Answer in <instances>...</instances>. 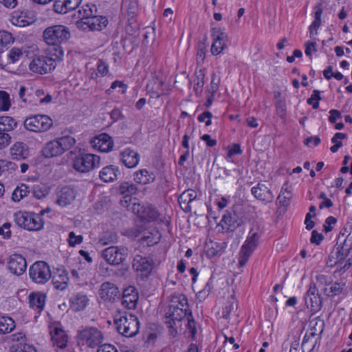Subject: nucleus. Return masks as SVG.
<instances>
[{
  "label": "nucleus",
  "instance_id": "63",
  "mask_svg": "<svg viewBox=\"0 0 352 352\" xmlns=\"http://www.w3.org/2000/svg\"><path fill=\"white\" fill-rule=\"evenodd\" d=\"M196 197L195 192L192 190H188L184 191L180 197L182 200H184L185 201L191 202Z\"/></svg>",
  "mask_w": 352,
  "mask_h": 352
},
{
  "label": "nucleus",
  "instance_id": "51",
  "mask_svg": "<svg viewBox=\"0 0 352 352\" xmlns=\"http://www.w3.org/2000/svg\"><path fill=\"white\" fill-rule=\"evenodd\" d=\"M226 160L228 162H232V158L234 155H239L242 153L241 147L239 144H233L229 145L227 148Z\"/></svg>",
  "mask_w": 352,
  "mask_h": 352
},
{
  "label": "nucleus",
  "instance_id": "54",
  "mask_svg": "<svg viewBox=\"0 0 352 352\" xmlns=\"http://www.w3.org/2000/svg\"><path fill=\"white\" fill-rule=\"evenodd\" d=\"M204 86V74L201 72L197 76V79L194 81L193 89L197 94L202 92Z\"/></svg>",
  "mask_w": 352,
  "mask_h": 352
},
{
  "label": "nucleus",
  "instance_id": "57",
  "mask_svg": "<svg viewBox=\"0 0 352 352\" xmlns=\"http://www.w3.org/2000/svg\"><path fill=\"white\" fill-rule=\"evenodd\" d=\"M11 223L9 222L4 223L0 226V235L3 236L5 239H9L11 236Z\"/></svg>",
  "mask_w": 352,
  "mask_h": 352
},
{
  "label": "nucleus",
  "instance_id": "39",
  "mask_svg": "<svg viewBox=\"0 0 352 352\" xmlns=\"http://www.w3.org/2000/svg\"><path fill=\"white\" fill-rule=\"evenodd\" d=\"M30 193L29 187L25 184L18 185L12 193V199L14 202L20 201Z\"/></svg>",
  "mask_w": 352,
  "mask_h": 352
},
{
  "label": "nucleus",
  "instance_id": "3",
  "mask_svg": "<svg viewBox=\"0 0 352 352\" xmlns=\"http://www.w3.org/2000/svg\"><path fill=\"white\" fill-rule=\"evenodd\" d=\"M64 57L58 51V54L50 50H45V55H36L29 63V69L37 74H46L54 71L58 63L61 62Z\"/></svg>",
  "mask_w": 352,
  "mask_h": 352
},
{
  "label": "nucleus",
  "instance_id": "52",
  "mask_svg": "<svg viewBox=\"0 0 352 352\" xmlns=\"http://www.w3.org/2000/svg\"><path fill=\"white\" fill-rule=\"evenodd\" d=\"M321 100L320 92L318 90H314L310 98L307 99V103L312 106L314 109L319 107L320 101Z\"/></svg>",
  "mask_w": 352,
  "mask_h": 352
},
{
  "label": "nucleus",
  "instance_id": "37",
  "mask_svg": "<svg viewBox=\"0 0 352 352\" xmlns=\"http://www.w3.org/2000/svg\"><path fill=\"white\" fill-rule=\"evenodd\" d=\"M14 320L10 316H0V334H6L15 329Z\"/></svg>",
  "mask_w": 352,
  "mask_h": 352
},
{
  "label": "nucleus",
  "instance_id": "18",
  "mask_svg": "<svg viewBox=\"0 0 352 352\" xmlns=\"http://www.w3.org/2000/svg\"><path fill=\"white\" fill-rule=\"evenodd\" d=\"M305 301L307 307L313 313H316L321 309V298L315 285H310L306 294Z\"/></svg>",
  "mask_w": 352,
  "mask_h": 352
},
{
  "label": "nucleus",
  "instance_id": "61",
  "mask_svg": "<svg viewBox=\"0 0 352 352\" xmlns=\"http://www.w3.org/2000/svg\"><path fill=\"white\" fill-rule=\"evenodd\" d=\"M99 177L104 182H110V166H106L100 171Z\"/></svg>",
  "mask_w": 352,
  "mask_h": 352
},
{
  "label": "nucleus",
  "instance_id": "4",
  "mask_svg": "<svg viewBox=\"0 0 352 352\" xmlns=\"http://www.w3.org/2000/svg\"><path fill=\"white\" fill-rule=\"evenodd\" d=\"M51 209L46 208L38 213L34 212L19 211L14 213L15 223L21 228L29 231H39L45 225L43 215L50 213Z\"/></svg>",
  "mask_w": 352,
  "mask_h": 352
},
{
  "label": "nucleus",
  "instance_id": "10",
  "mask_svg": "<svg viewBox=\"0 0 352 352\" xmlns=\"http://www.w3.org/2000/svg\"><path fill=\"white\" fill-rule=\"evenodd\" d=\"M100 158L91 153H81L73 160L74 168L80 173H88L99 166Z\"/></svg>",
  "mask_w": 352,
  "mask_h": 352
},
{
  "label": "nucleus",
  "instance_id": "60",
  "mask_svg": "<svg viewBox=\"0 0 352 352\" xmlns=\"http://www.w3.org/2000/svg\"><path fill=\"white\" fill-rule=\"evenodd\" d=\"M212 113L209 111H205L203 113L200 114L197 119L200 122H205L207 126H210L212 124Z\"/></svg>",
  "mask_w": 352,
  "mask_h": 352
},
{
  "label": "nucleus",
  "instance_id": "58",
  "mask_svg": "<svg viewBox=\"0 0 352 352\" xmlns=\"http://www.w3.org/2000/svg\"><path fill=\"white\" fill-rule=\"evenodd\" d=\"M328 120L330 123L334 124L342 118L341 113L337 109H331L329 112Z\"/></svg>",
  "mask_w": 352,
  "mask_h": 352
},
{
  "label": "nucleus",
  "instance_id": "40",
  "mask_svg": "<svg viewBox=\"0 0 352 352\" xmlns=\"http://www.w3.org/2000/svg\"><path fill=\"white\" fill-rule=\"evenodd\" d=\"M346 138V134L341 132L336 133L331 140L333 146H331L330 151L333 153H336L343 146L342 141Z\"/></svg>",
  "mask_w": 352,
  "mask_h": 352
},
{
  "label": "nucleus",
  "instance_id": "12",
  "mask_svg": "<svg viewBox=\"0 0 352 352\" xmlns=\"http://www.w3.org/2000/svg\"><path fill=\"white\" fill-rule=\"evenodd\" d=\"M211 36L212 40L210 47L211 54L213 56L223 54L228 46V34L220 28H212L211 29Z\"/></svg>",
  "mask_w": 352,
  "mask_h": 352
},
{
  "label": "nucleus",
  "instance_id": "21",
  "mask_svg": "<svg viewBox=\"0 0 352 352\" xmlns=\"http://www.w3.org/2000/svg\"><path fill=\"white\" fill-rule=\"evenodd\" d=\"M133 267L138 275L142 278L147 277L151 274L153 269V265L151 261L141 256L135 257Z\"/></svg>",
  "mask_w": 352,
  "mask_h": 352
},
{
  "label": "nucleus",
  "instance_id": "8",
  "mask_svg": "<svg viewBox=\"0 0 352 352\" xmlns=\"http://www.w3.org/2000/svg\"><path fill=\"white\" fill-rule=\"evenodd\" d=\"M331 265H340L344 269L352 265V244L344 243L337 246L330 256Z\"/></svg>",
  "mask_w": 352,
  "mask_h": 352
},
{
  "label": "nucleus",
  "instance_id": "41",
  "mask_svg": "<svg viewBox=\"0 0 352 352\" xmlns=\"http://www.w3.org/2000/svg\"><path fill=\"white\" fill-rule=\"evenodd\" d=\"M16 168L17 166L14 163L6 160H0V176L7 177L15 171Z\"/></svg>",
  "mask_w": 352,
  "mask_h": 352
},
{
  "label": "nucleus",
  "instance_id": "31",
  "mask_svg": "<svg viewBox=\"0 0 352 352\" xmlns=\"http://www.w3.org/2000/svg\"><path fill=\"white\" fill-rule=\"evenodd\" d=\"M155 179V173L146 169H141L134 173V181L142 185L151 184L153 182Z\"/></svg>",
  "mask_w": 352,
  "mask_h": 352
},
{
  "label": "nucleus",
  "instance_id": "16",
  "mask_svg": "<svg viewBox=\"0 0 352 352\" xmlns=\"http://www.w3.org/2000/svg\"><path fill=\"white\" fill-rule=\"evenodd\" d=\"M7 267L12 274L21 276L26 271L27 261L21 254H13L9 256Z\"/></svg>",
  "mask_w": 352,
  "mask_h": 352
},
{
  "label": "nucleus",
  "instance_id": "42",
  "mask_svg": "<svg viewBox=\"0 0 352 352\" xmlns=\"http://www.w3.org/2000/svg\"><path fill=\"white\" fill-rule=\"evenodd\" d=\"M223 247L218 243L209 241L206 243L205 251L208 256L213 257L221 253Z\"/></svg>",
  "mask_w": 352,
  "mask_h": 352
},
{
  "label": "nucleus",
  "instance_id": "29",
  "mask_svg": "<svg viewBox=\"0 0 352 352\" xmlns=\"http://www.w3.org/2000/svg\"><path fill=\"white\" fill-rule=\"evenodd\" d=\"M252 195L258 199L270 202L273 199V195L268 188L263 184H258L252 188Z\"/></svg>",
  "mask_w": 352,
  "mask_h": 352
},
{
  "label": "nucleus",
  "instance_id": "5",
  "mask_svg": "<svg viewBox=\"0 0 352 352\" xmlns=\"http://www.w3.org/2000/svg\"><path fill=\"white\" fill-rule=\"evenodd\" d=\"M114 324L120 334L129 338L135 336L140 329L138 317L126 311H118L114 316Z\"/></svg>",
  "mask_w": 352,
  "mask_h": 352
},
{
  "label": "nucleus",
  "instance_id": "32",
  "mask_svg": "<svg viewBox=\"0 0 352 352\" xmlns=\"http://www.w3.org/2000/svg\"><path fill=\"white\" fill-rule=\"evenodd\" d=\"M101 258L102 260L99 264V273L103 276H108L110 268V247L102 251Z\"/></svg>",
  "mask_w": 352,
  "mask_h": 352
},
{
  "label": "nucleus",
  "instance_id": "22",
  "mask_svg": "<svg viewBox=\"0 0 352 352\" xmlns=\"http://www.w3.org/2000/svg\"><path fill=\"white\" fill-rule=\"evenodd\" d=\"M50 335L54 346L60 349H64L67 346L68 336L62 328L58 325L51 326Z\"/></svg>",
  "mask_w": 352,
  "mask_h": 352
},
{
  "label": "nucleus",
  "instance_id": "43",
  "mask_svg": "<svg viewBox=\"0 0 352 352\" xmlns=\"http://www.w3.org/2000/svg\"><path fill=\"white\" fill-rule=\"evenodd\" d=\"M88 302L87 296L78 294L72 300V307L76 311H81L87 307Z\"/></svg>",
  "mask_w": 352,
  "mask_h": 352
},
{
  "label": "nucleus",
  "instance_id": "33",
  "mask_svg": "<svg viewBox=\"0 0 352 352\" xmlns=\"http://www.w3.org/2000/svg\"><path fill=\"white\" fill-rule=\"evenodd\" d=\"M17 126V122L11 116H0V133H8L14 131Z\"/></svg>",
  "mask_w": 352,
  "mask_h": 352
},
{
  "label": "nucleus",
  "instance_id": "25",
  "mask_svg": "<svg viewBox=\"0 0 352 352\" xmlns=\"http://www.w3.org/2000/svg\"><path fill=\"white\" fill-rule=\"evenodd\" d=\"M82 0H56L54 10L58 14H66L77 8Z\"/></svg>",
  "mask_w": 352,
  "mask_h": 352
},
{
  "label": "nucleus",
  "instance_id": "14",
  "mask_svg": "<svg viewBox=\"0 0 352 352\" xmlns=\"http://www.w3.org/2000/svg\"><path fill=\"white\" fill-rule=\"evenodd\" d=\"M108 23L107 17L94 14L87 21H78L76 25L84 31L101 30Z\"/></svg>",
  "mask_w": 352,
  "mask_h": 352
},
{
  "label": "nucleus",
  "instance_id": "46",
  "mask_svg": "<svg viewBox=\"0 0 352 352\" xmlns=\"http://www.w3.org/2000/svg\"><path fill=\"white\" fill-rule=\"evenodd\" d=\"M10 350L11 352H37L34 345L23 342L13 344Z\"/></svg>",
  "mask_w": 352,
  "mask_h": 352
},
{
  "label": "nucleus",
  "instance_id": "23",
  "mask_svg": "<svg viewBox=\"0 0 352 352\" xmlns=\"http://www.w3.org/2000/svg\"><path fill=\"white\" fill-rule=\"evenodd\" d=\"M137 188L134 184L129 183H123L120 186L118 192L124 195V199L121 201L122 204L126 207L129 210L133 206L134 201L138 202L136 199H133L131 195L135 193Z\"/></svg>",
  "mask_w": 352,
  "mask_h": 352
},
{
  "label": "nucleus",
  "instance_id": "34",
  "mask_svg": "<svg viewBox=\"0 0 352 352\" xmlns=\"http://www.w3.org/2000/svg\"><path fill=\"white\" fill-rule=\"evenodd\" d=\"M97 12V8L93 3H85L78 10V21H87Z\"/></svg>",
  "mask_w": 352,
  "mask_h": 352
},
{
  "label": "nucleus",
  "instance_id": "20",
  "mask_svg": "<svg viewBox=\"0 0 352 352\" xmlns=\"http://www.w3.org/2000/svg\"><path fill=\"white\" fill-rule=\"evenodd\" d=\"M257 245L258 242L255 236L250 237L245 241L241 249L239 257V264L241 267L244 266L247 263Z\"/></svg>",
  "mask_w": 352,
  "mask_h": 352
},
{
  "label": "nucleus",
  "instance_id": "1",
  "mask_svg": "<svg viewBox=\"0 0 352 352\" xmlns=\"http://www.w3.org/2000/svg\"><path fill=\"white\" fill-rule=\"evenodd\" d=\"M188 314V304L186 297L183 295L173 296L166 312V323L173 331L177 332L182 329L183 323L187 327L191 335L196 333L195 322L189 318H185Z\"/></svg>",
  "mask_w": 352,
  "mask_h": 352
},
{
  "label": "nucleus",
  "instance_id": "35",
  "mask_svg": "<svg viewBox=\"0 0 352 352\" xmlns=\"http://www.w3.org/2000/svg\"><path fill=\"white\" fill-rule=\"evenodd\" d=\"M220 79L215 74L212 75V79L210 82V86L208 91L206 106L210 107L214 102L215 93L219 89V85Z\"/></svg>",
  "mask_w": 352,
  "mask_h": 352
},
{
  "label": "nucleus",
  "instance_id": "62",
  "mask_svg": "<svg viewBox=\"0 0 352 352\" xmlns=\"http://www.w3.org/2000/svg\"><path fill=\"white\" fill-rule=\"evenodd\" d=\"M323 239L324 236L321 233L318 232L316 230L312 231L311 236L310 239V242L311 243L320 245Z\"/></svg>",
  "mask_w": 352,
  "mask_h": 352
},
{
  "label": "nucleus",
  "instance_id": "36",
  "mask_svg": "<svg viewBox=\"0 0 352 352\" xmlns=\"http://www.w3.org/2000/svg\"><path fill=\"white\" fill-rule=\"evenodd\" d=\"M10 21L12 25L18 27H25L31 23L25 13L20 11H14L11 14Z\"/></svg>",
  "mask_w": 352,
  "mask_h": 352
},
{
  "label": "nucleus",
  "instance_id": "48",
  "mask_svg": "<svg viewBox=\"0 0 352 352\" xmlns=\"http://www.w3.org/2000/svg\"><path fill=\"white\" fill-rule=\"evenodd\" d=\"M232 220L230 214H224L217 224V229L219 232L227 231L232 229Z\"/></svg>",
  "mask_w": 352,
  "mask_h": 352
},
{
  "label": "nucleus",
  "instance_id": "9",
  "mask_svg": "<svg viewBox=\"0 0 352 352\" xmlns=\"http://www.w3.org/2000/svg\"><path fill=\"white\" fill-rule=\"evenodd\" d=\"M53 125L52 119L44 114L30 116L24 120L25 128L32 132L43 133L47 131Z\"/></svg>",
  "mask_w": 352,
  "mask_h": 352
},
{
  "label": "nucleus",
  "instance_id": "19",
  "mask_svg": "<svg viewBox=\"0 0 352 352\" xmlns=\"http://www.w3.org/2000/svg\"><path fill=\"white\" fill-rule=\"evenodd\" d=\"M52 281L54 287L64 290L68 286L69 277L68 272L63 267H57L52 272Z\"/></svg>",
  "mask_w": 352,
  "mask_h": 352
},
{
  "label": "nucleus",
  "instance_id": "64",
  "mask_svg": "<svg viewBox=\"0 0 352 352\" xmlns=\"http://www.w3.org/2000/svg\"><path fill=\"white\" fill-rule=\"evenodd\" d=\"M317 51L316 43L314 42L307 41L305 43V53L307 56H311L313 53Z\"/></svg>",
  "mask_w": 352,
  "mask_h": 352
},
{
  "label": "nucleus",
  "instance_id": "6",
  "mask_svg": "<svg viewBox=\"0 0 352 352\" xmlns=\"http://www.w3.org/2000/svg\"><path fill=\"white\" fill-rule=\"evenodd\" d=\"M75 144V138L70 135L57 138L45 144L42 149V153L46 158L58 157L71 149Z\"/></svg>",
  "mask_w": 352,
  "mask_h": 352
},
{
  "label": "nucleus",
  "instance_id": "26",
  "mask_svg": "<svg viewBox=\"0 0 352 352\" xmlns=\"http://www.w3.org/2000/svg\"><path fill=\"white\" fill-rule=\"evenodd\" d=\"M121 160L126 167L133 168L138 165L140 156L135 151L126 148L121 153Z\"/></svg>",
  "mask_w": 352,
  "mask_h": 352
},
{
  "label": "nucleus",
  "instance_id": "30",
  "mask_svg": "<svg viewBox=\"0 0 352 352\" xmlns=\"http://www.w3.org/2000/svg\"><path fill=\"white\" fill-rule=\"evenodd\" d=\"M161 238V234L155 228L144 230L141 233V239L148 245L157 244Z\"/></svg>",
  "mask_w": 352,
  "mask_h": 352
},
{
  "label": "nucleus",
  "instance_id": "27",
  "mask_svg": "<svg viewBox=\"0 0 352 352\" xmlns=\"http://www.w3.org/2000/svg\"><path fill=\"white\" fill-rule=\"evenodd\" d=\"M92 147L100 152L110 151V135L108 133H101L91 140Z\"/></svg>",
  "mask_w": 352,
  "mask_h": 352
},
{
  "label": "nucleus",
  "instance_id": "28",
  "mask_svg": "<svg viewBox=\"0 0 352 352\" xmlns=\"http://www.w3.org/2000/svg\"><path fill=\"white\" fill-rule=\"evenodd\" d=\"M10 155L14 160L25 159L29 155V148L26 144L16 142L10 148Z\"/></svg>",
  "mask_w": 352,
  "mask_h": 352
},
{
  "label": "nucleus",
  "instance_id": "49",
  "mask_svg": "<svg viewBox=\"0 0 352 352\" xmlns=\"http://www.w3.org/2000/svg\"><path fill=\"white\" fill-rule=\"evenodd\" d=\"M26 53V51H23L18 47H12L8 54V61L9 63H15L20 60L22 55Z\"/></svg>",
  "mask_w": 352,
  "mask_h": 352
},
{
  "label": "nucleus",
  "instance_id": "55",
  "mask_svg": "<svg viewBox=\"0 0 352 352\" xmlns=\"http://www.w3.org/2000/svg\"><path fill=\"white\" fill-rule=\"evenodd\" d=\"M336 223H337V219L335 217H333L332 216L327 217L325 220L324 225H323L324 231L327 233L329 232L330 231H331L333 230V228L336 224Z\"/></svg>",
  "mask_w": 352,
  "mask_h": 352
},
{
  "label": "nucleus",
  "instance_id": "24",
  "mask_svg": "<svg viewBox=\"0 0 352 352\" xmlns=\"http://www.w3.org/2000/svg\"><path fill=\"white\" fill-rule=\"evenodd\" d=\"M138 299V292L134 287L129 286L123 291L122 305L128 309H135Z\"/></svg>",
  "mask_w": 352,
  "mask_h": 352
},
{
  "label": "nucleus",
  "instance_id": "56",
  "mask_svg": "<svg viewBox=\"0 0 352 352\" xmlns=\"http://www.w3.org/2000/svg\"><path fill=\"white\" fill-rule=\"evenodd\" d=\"M11 136L8 133H0V150L7 147L11 142Z\"/></svg>",
  "mask_w": 352,
  "mask_h": 352
},
{
  "label": "nucleus",
  "instance_id": "53",
  "mask_svg": "<svg viewBox=\"0 0 352 352\" xmlns=\"http://www.w3.org/2000/svg\"><path fill=\"white\" fill-rule=\"evenodd\" d=\"M83 241L82 235H76L74 231L68 234L67 243L69 247L74 248L76 245L81 244Z\"/></svg>",
  "mask_w": 352,
  "mask_h": 352
},
{
  "label": "nucleus",
  "instance_id": "15",
  "mask_svg": "<svg viewBox=\"0 0 352 352\" xmlns=\"http://www.w3.org/2000/svg\"><path fill=\"white\" fill-rule=\"evenodd\" d=\"M55 195L56 204L64 208L71 205L74 202L76 197V192L73 188L64 186L61 188H58Z\"/></svg>",
  "mask_w": 352,
  "mask_h": 352
},
{
  "label": "nucleus",
  "instance_id": "11",
  "mask_svg": "<svg viewBox=\"0 0 352 352\" xmlns=\"http://www.w3.org/2000/svg\"><path fill=\"white\" fill-rule=\"evenodd\" d=\"M51 276L50 267L45 261H36L30 267L29 276L35 283L43 285L51 278Z\"/></svg>",
  "mask_w": 352,
  "mask_h": 352
},
{
  "label": "nucleus",
  "instance_id": "38",
  "mask_svg": "<svg viewBox=\"0 0 352 352\" xmlns=\"http://www.w3.org/2000/svg\"><path fill=\"white\" fill-rule=\"evenodd\" d=\"M127 250L124 248L111 246V265H119L126 258Z\"/></svg>",
  "mask_w": 352,
  "mask_h": 352
},
{
  "label": "nucleus",
  "instance_id": "47",
  "mask_svg": "<svg viewBox=\"0 0 352 352\" xmlns=\"http://www.w3.org/2000/svg\"><path fill=\"white\" fill-rule=\"evenodd\" d=\"M110 282L106 281L103 283L101 286L100 289L99 290V302L101 303L103 302H107L110 300Z\"/></svg>",
  "mask_w": 352,
  "mask_h": 352
},
{
  "label": "nucleus",
  "instance_id": "2",
  "mask_svg": "<svg viewBox=\"0 0 352 352\" xmlns=\"http://www.w3.org/2000/svg\"><path fill=\"white\" fill-rule=\"evenodd\" d=\"M43 40L47 45L46 50H50L53 53L58 54L59 51L64 57L65 52L61 46L66 43L71 36L69 28L63 25H54L47 28L43 32Z\"/></svg>",
  "mask_w": 352,
  "mask_h": 352
},
{
  "label": "nucleus",
  "instance_id": "17",
  "mask_svg": "<svg viewBox=\"0 0 352 352\" xmlns=\"http://www.w3.org/2000/svg\"><path fill=\"white\" fill-rule=\"evenodd\" d=\"M47 296L42 292H32L28 296L30 308L34 312L35 318H38L45 307Z\"/></svg>",
  "mask_w": 352,
  "mask_h": 352
},
{
  "label": "nucleus",
  "instance_id": "7",
  "mask_svg": "<svg viewBox=\"0 0 352 352\" xmlns=\"http://www.w3.org/2000/svg\"><path fill=\"white\" fill-rule=\"evenodd\" d=\"M130 210L136 214L142 220L164 223L168 222L166 215L159 212V211L151 205H141L140 203L134 201Z\"/></svg>",
  "mask_w": 352,
  "mask_h": 352
},
{
  "label": "nucleus",
  "instance_id": "50",
  "mask_svg": "<svg viewBox=\"0 0 352 352\" xmlns=\"http://www.w3.org/2000/svg\"><path fill=\"white\" fill-rule=\"evenodd\" d=\"M292 197V191L290 188L287 185L283 186L280 193L278 196L280 202L283 204H287Z\"/></svg>",
  "mask_w": 352,
  "mask_h": 352
},
{
  "label": "nucleus",
  "instance_id": "45",
  "mask_svg": "<svg viewBox=\"0 0 352 352\" xmlns=\"http://www.w3.org/2000/svg\"><path fill=\"white\" fill-rule=\"evenodd\" d=\"M11 107L10 94L3 90H0V112L8 111Z\"/></svg>",
  "mask_w": 352,
  "mask_h": 352
},
{
  "label": "nucleus",
  "instance_id": "59",
  "mask_svg": "<svg viewBox=\"0 0 352 352\" xmlns=\"http://www.w3.org/2000/svg\"><path fill=\"white\" fill-rule=\"evenodd\" d=\"M321 25V21L315 20L312 21L309 28V32L311 37L318 34V30Z\"/></svg>",
  "mask_w": 352,
  "mask_h": 352
},
{
  "label": "nucleus",
  "instance_id": "44",
  "mask_svg": "<svg viewBox=\"0 0 352 352\" xmlns=\"http://www.w3.org/2000/svg\"><path fill=\"white\" fill-rule=\"evenodd\" d=\"M14 38L11 33L6 30L0 31V52L12 44Z\"/></svg>",
  "mask_w": 352,
  "mask_h": 352
},
{
  "label": "nucleus",
  "instance_id": "13",
  "mask_svg": "<svg viewBox=\"0 0 352 352\" xmlns=\"http://www.w3.org/2000/svg\"><path fill=\"white\" fill-rule=\"evenodd\" d=\"M78 337L82 342L91 348H95L102 341V335L97 328L90 327L80 331Z\"/></svg>",
  "mask_w": 352,
  "mask_h": 352
}]
</instances>
